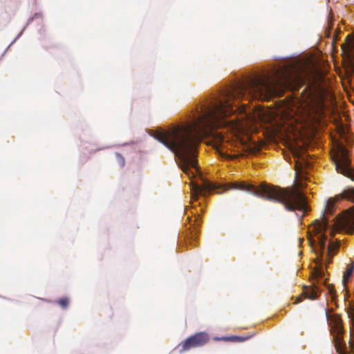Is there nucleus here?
<instances>
[{
  "mask_svg": "<svg viewBox=\"0 0 354 354\" xmlns=\"http://www.w3.org/2000/svg\"><path fill=\"white\" fill-rule=\"evenodd\" d=\"M292 75L290 66H281L248 76L224 90L221 97L197 107L192 122L156 131L153 137L174 153L181 169L192 179L195 177L192 169L198 172V145L214 129L226 124L224 118L236 111L233 102L245 97L268 101L291 84Z\"/></svg>",
  "mask_w": 354,
  "mask_h": 354,
  "instance_id": "f257e3e1",
  "label": "nucleus"
},
{
  "mask_svg": "<svg viewBox=\"0 0 354 354\" xmlns=\"http://www.w3.org/2000/svg\"><path fill=\"white\" fill-rule=\"evenodd\" d=\"M220 188H223L225 190H242L268 201L280 203L288 211L301 212L303 213L301 217L304 216L309 208L306 196L298 188L292 187L281 188L266 183H261L259 186H255L243 181H236L220 185L203 180L201 185L193 183L192 197L196 199L198 196L206 197L211 192Z\"/></svg>",
  "mask_w": 354,
  "mask_h": 354,
  "instance_id": "f03ea898",
  "label": "nucleus"
},
{
  "mask_svg": "<svg viewBox=\"0 0 354 354\" xmlns=\"http://www.w3.org/2000/svg\"><path fill=\"white\" fill-rule=\"evenodd\" d=\"M335 212V202L333 199L330 198L327 201L324 212L321 215L320 220L316 219L313 223V231L318 236V245L319 247V252L317 254V259L319 264L322 263L325 257V264L332 262V259L337 254L339 248V242L330 241L326 250L325 248L327 242V236L326 235V230L329 228L328 216H333Z\"/></svg>",
  "mask_w": 354,
  "mask_h": 354,
  "instance_id": "7ed1b4c3",
  "label": "nucleus"
},
{
  "mask_svg": "<svg viewBox=\"0 0 354 354\" xmlns=\"http://www.w3.org/2000/svg\"><path fill=\"white\" fill-rule=\"evenodd\" d=\"M326 314L327 320L331 325V333L333 336V342L337 352L339 354H348L346 351V344L343 339L344 331L341 317L337 314L330 315L328 312Z\"/></svg>",
  "mask_w": 354,
  "mask_h": 354,
  "instance_id": "20e7f679",
  "label": "nucleus"
},
{
  "mask_svg": "<svg viewBox=\"0 0 354 354\" xmlns=\"http://www.w3.org/2000/svg\"><path fill=\"white\" fill-rule=\"evenodd\" d=\"M209 341V336L205 332L196 333L189 337L185 341L180 343L178 346L180 353L189 351L192 348L201 347L206 344Z\"/></svg>",
  "mask_w": 354,
  "mask_h": 354,
  "instance_id": "39448f33",
  "label": "nucleus"
},
{
  "mask_svg": "<svg viewBox=\"0 0 354 354\" xmlns=\"http://www.w3.org/2000/svg\"><path fill=\"white\" fill-rule=\"evenodd\" d=\"M334 161L338 173L354 180V171L351 166V159L346 149H343L339 155H337Z\"/></svg>",
  "mask_w": 354,
  "mask_h": 354,
  "instance_id": "423d86ee",
  "label": "nucleus"
},
{
  "mask_svg": "<svg viewBox=\"0 0 354 354\" xmlns=\"http://www.w3.org/2000/svg\"><path fill=\"white\" fill-rule=\"evenodd\" d=\"M320 295V290L317 286L313 284L310 286H304L302 292L297 297L294 304H297L303 301L304 298H307L311 300L316 299Z\"/></svg>",
  "mask_w": 354,
  "mask_h": 354,
  "instance_id": "0eeeda50",
  "label": "nucleus"
},
{
  "mask_svg": "<svg viewBox=\"0 0 354 354\" xmlns=\"http://www.w3.org/2000/svg\"><path fill=\"white\" fill-rule=\"evenodd\" d=\"M354 270V263H351L347 265L346 270L343 274L342 283L344 287L346 286V283L349 280L350 277L352 276Z\"/></svg>",
  "mask_w": 354,
  "mask_h": 354,
  "instance_id": "6e6552de",
  "label": "nucleus"
},
{
  "mask_svg": "<svg viewBox=\"0 0 354 354\" xmlns=\"http://www.w3.org/2000/svg\"><path fill=\"white\" fill-rule=\"evenodd\" d=\"M57 303L64 309H66L69 303V300L67 297H62L57 301Z\"/></svg>",
  "mask_w": 354,
  "mask_h": 354,
  "instance_id": "1a4fd4ad",
  "label": "nucleus"
},
{
  "mask_svg": "<svg viewBox=\"0 0 354 354\" xmlns=\"http://www.w3.org/2000/svg\"><path fill=\"white\" fill-rule=\"evenodd\" d=\"M115 156H116V158H117V160H118L119 165L121 167H124L125 165L124 158L119 153H115Z\"/></svg>",
  "mask_w": 354,
  "mask_h": 354,
  "instance_id": "9d476101",
  "label": "nucleus"
},
{
  "mask_svg": "<svg viewBox=\"0 0 354 354\" xmlns=\"http://www.w3.org/2000/svg\"><path fill=\"white\" fill-rule=\"evenodd\" d=\"M232 342H244L248 339V337H243V336H231Z\"/></svg>",
  "mask_w": 354,
  "mask_h": 354,
  "instance_id": "9b49d317",
  "label": "nucleus"
},
{
  "mask_svg": "<svg viewBox=\"0 0 354 354\" xmlns=\"http://www.w3.org/2000/svg\"><path fill=\"white\" fill-rule=\"evenodd\" d=\"M258 150H259V149L257 147L248 146L246 151L250 153H255Z\"/></svg>",
  "mask_w": 354,
  "mask_h": 354,
  "instance_id": "f8f14e48",
  "label": "nucleus"
},
{
  "mask_svg": "<svg viewBox=\"0 0 354 354\" xmlns=\"http://www.w3.org/2000/svg\"><path fill=\"white\" fill-rule=\"evenodd\" d=\"M214 339L215 340H223V341H231L232 342L231 336H230V337H215Z\"/></svg>",
  "mask_w": 354,
  "mask_h": 354,
  "instance_id": "ddd939ff",
  "label": "nucleus"
},
{
  "mask_svg": "<svg viewBox=\"0 0 354 354\" xmlns=\"http://www.w3.org/2000/svg\"><path fill=\"white\" fill-rule=\"evenodd\" d=\"M328 290L329 294H330L331 295H333L335 293V289L333 286H329L328 288Z\"/></svg>",
  "mask_w": 354,
  "mask_h": 354,
  "instance_id": "4468645a",
  "label": "nucleus"
},
{
  "mask_svg": "<svg viewBox=\"0 0 354 354\" xmlns=\"http://www.w3.org/2000/svg\"><path fill=\"white\" fill-rule=\"evenodd\" d=\"M308 241H309L311 246L313 247L314 244H315V241L313 239L312 236H310V237L308 238Z\"/></svg>",
  "mask_w": 354,
  "mask_h": 354,
  "instance_id": "2eb2a0df",
  "label": "nucleus"
},
{
  "mask_svg": "<svg viewBox=\"0 0 354 354\" xmlns=\"http://www.w3.org/2000/svg\"><path fill=\"white\" fill-rule=\"evenodd\" d=\"M236 158V156H231V155H227L226 156V158L227 159H234V158Z\"/></svg>",
  "mask_w": 354,
  "mask_h": 354,
  "instance_id": "dca6fc26",
  "label": "nucleus"
},
{
  "mask_svg": "<svg viewBox=\"0 0 354 354\" xmlns=\"http://www.w3.org/2000/svg\"><path fill=\"white\" fill-rule=\"evenodd\" d=\"M318 274H319L321 277H323L324 273H323V272H322V270H319V271H318Z\"/></svg>",
  "mask_w": 354,
  "mask_h": 354,
  "instance_id": "f3484780",
  "label": "nucleus"
},
{
  "mask_svg": "<svg viewBox=\"0 0 354 354\" xmlns=\"http://www.w3.org/2000/svg\"><path fill=\"white\" fill-rule=\"evenodd\" d=\"M352 312H353V311H350V310H348V311H347V313H348V317H351V316H353V315H352V313H351Z\"/></svg>",
  "mask_w": 354,
  "mask_h": 354,
  "instance_id": "a211bd4d",
  "label": "nucleus"
},
{
  "mask_svg": "<svg viewBox=\"0 0 354 354\" xmlns=\"http://www.w3.org/2000/svg\"><path fill=\"white\" fill-rule=\"evenodd\" d=\"M223 139H224V138H223L222 136H220V137H219V140H220V141H221V142H223Z\"/></svg>",
  "mask_w": 354,
  "mask_h": 354,
  "instance_id": "6ab92c4d",
  "label": "nucleus"
},
{
  "mask_svg": "<svg viewBox=\"0 0 354 354\" xmlns=\"http://www.w3.org/2000/svg\"><path fill=\"white\" fill-rule=\"evenodd\" d=\"M353 319V325L354 326V317Z\"/></svg>",
  "mask_w": 354,
  "mask_h": 354,
  "instance_id": "aec40b11",
  "label": "nucleus"
}]
</instances>
